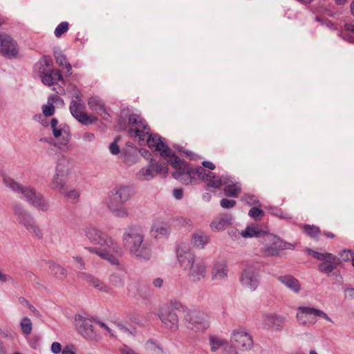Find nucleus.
Instances as JSON below:
<instances>
[{
	"mask_svg": "<svg viewBox=\"0 0 354 354\" xmlns=\"http://www.w3.org/2000/svg\"><path fill=\"white\" fill-rule=\"evenodd\" d=\"M173 196L176 200H180L183 198V192L182 189H175L173 191Z\"/></svg>",
	"mask_w": 354,
	"mask_h": 354,
	"instance_id": "obj_61",
	"label": "nucleus"
},
{
	"mask_svg": "<svg viewBox=\"0 0 354 354\" xmlns=\"http://www.w3.org/2000/svg\"><path fill=\"white\" fill-rule=\"evenodd\" d=\"M50 350L54 354H59L62 351L61 344L56 342L51 344Z\"/></svg>",
	"mask_w": 354,
	"mask_h": 354,
	"instance_id": "obj_55",
	"label": "nucleus"
},
{
	"mask_svg": "<svg viewBox=\"0 0 354 354\" xmlns=\"http://www.w3.org/2000/svg\"><path fill=\"white\" fill-rule=\"evenodd\" d=\"M311 255L322 263L318 265L320 272L329 274L341 263L340 259L332 253L318 252L311 250Z\"/></svg>",
	"mask_w": 354,
	"mask_h": 354,
	"instance_id": "obj_12",
	"label": "nucleus"
},
{
	"mask_svg": "<svg viewBox=\"0 0 354 354\" xmlns=\"http://www.w3.org/2000/svg\"><path fill=\"white\" fill-rule=\"evenodd\" d=\"M345 30L351 32V35L348 32H344V39L348 40L350 42H354V23L346 24L344 25Z\"/></svg>",
	"mask_w": 354,
	"mask_h": 354,
	"instance_id": "obj_38",
	"label": "nucleus"
},
{
	"mask_svg": "<svg viewBox=\"0 0 354 354\" xmlns=\"http://www.w3.org/2000/svg\"><path fill=\"white\" fill-rule=\"evenodd\" d=\"M209 241V235L206 232L201 230L195 232L191 239L192 245L197 249H203Z\"/></svg>",
	"mask_w": 354,
	"mask_h": 354,
	"instance_id": "obj_29",
	"label": "nucleus"
},
{
	"mask_svg": "<svg viewBox=\"0 0 354 354\" xmlns=\"http://www.w3.org/2000/svg\"><path fill=\"white\" fill-rule=\"evenodd\" d=\"M93 322L102 328L105 335L115 337L114 326L118 324V322L110 315L104 317H95Z\"/></svg>",
	"mask_w": 354,
	"mask_h": 354,
	"instance_id": "obj_18",
	"label": "nucleus"
},
{
	"mask_svg": "<svg viewBox=\"0 0 354 354\" xmlns=\"http://www.w3.org/2000/svg\"><path fill=\"white\" fill-rule=\"evenodd\" d=\"M61 194L64 195L68 201H75L80 196L79 192L76 189H71L67 191L66 187L64 189V192H61Z\"/></svg>",
	"mask_w": 354,
	"mask_h": 354,
	"instance_id": "obj_40",
	"label": "nucleus"
},
{
	"mask_svg": "<svg viewBox=\"0 0 354 354\" xmlns=\"http://www.w3.org/2000/svg\"><path fill=\"white\" fill-rule=\"evenodd\" d=\"M82 138L84 142H91L95 140V136L93 133L85 132L84 133H83Z\"/></svg>",
	"mask_w": 354,
	"mask_h": 354,
	"instance_id": "obj_53",
	"label": "nucleus"
},
{
	"mask_svg": "<svg viewBox=\"0 0 354 354\" xmlns=\"http://www.w3.org/2000/svg\"><path fill=\"white\" fill-rule=\"evenodd\" d=\"M21 327L24 333L26 335L30 334L32 331V322L30 319L25 317L21 322Z\"/></svg>",
	"mask_w": 354,
	"mask_h": 354,
	"instance_id": "obj_41",
	"label": "nucleus"
},
{
	"mask_svg": "<svg viewBox=\"0 0 354 354\" xmlns=\"http://www.w3.org/2000/svg\"><path fill=\"white\" fill-rule=\"evenodd\" d=\"M232 216L230 214H222L213 219L210 223V228L215 232L225 230L232 223Z\"/></svg>",
	"mask_w": 354,
	"mask_h": 354,
	"instance_id": "obj_23",
	"label": "nucleus"
},
{
	"mask_svg": "<svg viewBox=\"0 0 354 354\" xmlns=\"http://www.w3.org/2000/svg\"><path fill=\"white\" fill-rule=\"evenodd\" d=\"M79 277L88 283L92 287L94 288L104 292H109V288L104 284L102 281L99 279L95 278L91 274H87L86 272H81L79 274Z\"/></svg>",
	"mask_w": 354,
	"mask_h": 354,
	"instance_id": "obj_28",
	"label": "nucleus"
},
{
	"mask_svg": "<svg viewBox=\"0 0 354 354\" xmlns=\"http://www.w3.org/2000/svg\"><path fill=\"white\" fill-rule=\"evenodd\" d=\"M339 257V258L340 259H342L344 261H353V259H354V252L351 250H343L340 252Z\"/></svg>",
	"mask_w": 354,
	"mask_h": 354,
	"instance_id": "obj_45",
	"label": "nucleus"
},
{
	"mask_svg": "<svg viewBox=\"0 0 354 354\" xmlns=\"http://www.w3.org/2000/svg\"><path fill=\"white\" fill-rule=\"evenodd\" d=\"M311 314L317 318L324 319L330 322H332V320L330 317L324 313V311H311Z\"/></svg>",
	"mask_w": 354,
	"mask_h": 354,
	"instance_id": "obj_52",
	"label": "nucleus"
},
{
	"mask_svg": "<svg viewBox=\"0 0 354 354\" xmlns=\"http://www.w3.org/2000/svg\"><path fill=\"white\" fill-rule=\"evenodd\" d=\"M55 58L56 63L62 67H64L66 69V73L68 75L72 74V66L68 62L66 56L62 53H56L55 54Z\"/></svg>",
	"mask_w": 354,
	"mask_h": 354,
	"instance_id": "obj_35",
	"label": "nucleus"
},
{
	"mask_svg": "<svg viewBox=\"0 0 354 354\" xmlns=\"http://www.w3.org/2000/svg\"><path fill=\"white\" fill-rule=\"evenodd\" d=\"M168 173V167L165 163H159L151 159L145 166L140 168L136 173V178L141 182L149 181L154 178L157 174L166 175Z\"/></svg>",
	"mask_w": 354,
	"mask_h": 354,
	"instance_id": "obj_10",
	"label": "nucleus"
},
{
	"mask_svg": "<svg viewBox=\"0 0 354 354\" xmlns=\"http://www.w3.org/2000/svg\"><path fill=\"white\" fill-rule=\"evenodd\" d=\"M66 176L55 173L49 184L52 190L59 193L64 192L66 187Z\"/></svg>",
	"mask_w": 354,
	"mask_h": 354,
	"instance_id": "obj_31",
	"label": "nucleus"
},
{
	"mask_svg": "<svg viewBox=\"0 0 354 354\" xmlns=\"http://www.w3.org/2000/svg\"><path fill=\"white\" fill-rule=\"evenodd\" d=\"M187 326L191 329L205 330L209 326V317L205 311H187L184 316Z\"/></svg>",
	"mask_w": 354,
	"mask_h": 354,
	"instance_id": "obj_13",
	"label": "nucleus"
},
{
	"mask_svg": "<svg viewBox=\"0 0 354 354\" xmlns=\"http://www.w3.org/2000/svg\"><path fill=\"white\" fill-rule=\"evenodd\" d=\"M120 351L122 354H138L126 345L122 346Z\"/></svg>",
	"mask_w": 354,
	"mask_h": 354,
	"instance_id": "obj_59",
	"label": "nucleus"
},
{
	"mask_svg": "<svg viewBox=\"0 0 354 354\" xmlns=\"http://www.w3.org/2000/svg\"><path fill=\"white\" fill-rule=\"evenodd\" d=\"M42 112L43 115L45 116H51L55 113V106L53 104L52 102L48 99L47 104H44L42 106Z\"/></svg>",
	"mask_w": 354,
	"mask_h": 354,
	"instance_id": "obj_43",
	"label": "nucleus"
},
{
	"mask_svg": "<svg viewBox=\"0 0 354 354\" xmlns=\"http://www.w3.org/2000/svg\"><path fill=\"white\" fill-rule=\"evenodd\" d=\"M345 297L349 299H354V288H348L344 291Z\"/></svg>",
	"mask_w": 354,
	"mask_h": 354,
	"instance_id": "obj_62",
	"label": "nucleus"
},
{
	"mask_svg": "<svg viewBox=\"0 0 354 354\" xmlns=\"http://www.w3.org/2000/svg\"><path fill=\"white\" fill-rule=\"evenodd\" d=\"M235 204L236 201L234 200L223 198L221 201V206L225 209L232 208L235 205Z\"/></svg>",
	"mask_w": 354,
	"mask_h": 354,
	"instance_id": "obj_50",
	"label": "nucleus"
},
{
	"mask_svg": "<svg viewBox=\"0 0 354 354\" xmlns=\"http://www.w3.org/2000/svg\"><path fill=\"white\" fill-rule=\"evenodd\" d=\"M211 276L213 280H225L228 276V266L226 261L215 262L212 268Z\"/></svg>",
	"mask_w": 354,
	"mask_h": 354,
	"instance_id": "obj_20",
	"label": "nucleus"
},
{
	"mask_svg": "<svg viewBox=\"0 0 354 354\" xmlns=\"http://www.w3.org/2000/svg\"><path fill=\"white\" fill-rule=\"evenodd\" d=\"M52 274L59 279H63L66 277L65 270L59 265L53 264L50 267Z\"/></svg>",
	"mask_w": 354,
	"mask_h": 354,
	"instance_id": "obj_37",
	"label": "nucleus"
},
{
	"mask_svg": "<svg viewBox=\"0 0 354 354\" xmlns=\"http://www.w3.org/2000/svg\"><path fill=\"white\" fill-rule=\"evenodd\" d=\"M84 109L85 106L82 100H72L70 105V111L72 115L82 124L86 125L95 123L97 120V118L86 113L84 111Z\"/></svg>",
	"mask_w": 354,
	"mask_h": 354,
	"instance_id": "obj_15",
	"label": "nucleus"
},
{
	"mask_svg": "<svg viewBox=\"0 0 354 354\" xmlns=\"http://www.w3.org/2000/svg\"><path fill=\"white\" fill-rule=\"evenodd\" d=\"M244 200L250 205H256L259 203L257 198L253 195L245 196Z\"/></svg>",
	"mask_w": 354,
	"mask_h": 354,
	"instance_id": "obj_54",
	"label": "nucleus"
},
{
	"mask_svg": "<svg viewBox=\"0 0 354 354\" xmlns=\"http://www.w3.org/2000/svg\"><path fill=\"white\" fill-rule=\"evenodd\" d=\"M198 178L207 183L209 187L213 188H218L222 185H225V195L228 197H237L241 191L240 183L228 176L218 177L214 176L212 172H206V171L199 167L196 169Z\"/></svg>",
	"mask_w": 354,
	"mask_h": 354,
	"instance_id": "obj_6",
	"label": "nucleus"
},
{
	"mask_svg": "<svg viewBox=\"0 0 354 354\" xmlns=\"http://www.w3.org/2000/svg\"><path fill=\"white\" fill-rule=\"evenodd\" d=\"M41 79L42 83L48 86L55 85L58 81L64 82V79L60 71H54L53 69L44 75Z\"/></svg>",
	"mask_w": 354,
	"mask_h": 354,
	"instance_id": "obj_32",
	"label": "nucleus"
},
{
	"mask_svg": "<svg viewBox=\"0 0 354 354\" xmlns=\"http://www.w3.org/2000/svg\"><path fill=\"white\" fill-rule=\"evenodd\" d=\"M62 354H76L75 349L73 346H67L62 351Z\"/></svg>",
	"mask_w": 354,
	"mask_h": 354,
	"instance_id": "obj_60",
	"label": "nucleus"
},
{
	"mask_svg": "<svg viewBox=\"0 0 354 354\" xmlns=\"http://www.w3.org/2000/svg\"><path fill=\"white\" fill-rule=\"evenodd\" d=\"M72 170V165L69 159L61 155L57 160L55 173L68 177Z\"/></svg>",
	"mask_w": 354,
	"mask_h": 354,
	"instance_id": "obj_25",
	"label": "nucleus"
},
{
	"mask_svg": "<svg viewBox=\"0 0 354 354\" xmlns=\"http://www.w3.org/2000/svg\"><path fill=\"white\" fill-rule=\"evenodd\" d=\"M270 213L275 216L283 219H291V216L286 212H283L281 209L274 207H269Z\"/></svg>",
	"mask_w": 354,
	"mask_h": 354,
	"instance_id": "obj_39",
	"label": "nucleus"
},
{
	"mask_svg": "<svg viewBox=\"0 0 354 354\" xmlns=\"http://www.w3.org/2000/svg\"><path fill=\"white\" fill-rule=\"evenodd\" d=\"M202 165H203V167H202V168H203V169L206 171V172H210V171H207V170L205 169V167L208 168V169H211V170H213V169H215V165H214L212 162H209V161H203V163H202ZM199 167H198V168H199ZM198 169V167H196V168L195 169V174L198 176V174H197V172H196V169Z\"/></svg>",
	"mask_w": 354,
	"mask_h": 354,
	"instance_id": "obj_56",
	"label": "nucleus"
},
{
	"mask_svg": "<svg viewBox=\"0 0 354 354\" xmlns=\"http://www.w3.org/2000/svg\"><path fill=\"white\" fill-rule=\"evenodd\" d=\"M263 239L264 243L261 252L264 257L277 256L281 250L295 248L294 244L287 243L272 234H266Z\"/></svg>",
	"mask_w": 354,
	"mask_h": 354,
	"instance_id": "obj_8",
	"label": "nucleus"
},
{
	"mask_svg": "<svg viewBox=\"0 0 354 354\" xmlns=\"http://www.w3.org/2000/svg\"><path fill=\"white\" fill-rule=\"evenodd\" d=\"M3 182L8 188L17 194H21L23 198L37 211L47 212L50 210L49 202L33 187L23 186L6 176H3Z\"/></svg>",
	"mask_w": 354,
	"mask_h": 354,
	"instance_id": "obj_5",
	"label": "nucleus"
},
{
	"mask_svg": "<svg viewBox=\"0 0 354 354\" xmlns=\"http://www.w3.org/2000/svg\"><path fill=\"white\" fill-rule=\"evenodd\" d=\"M95 317H91L85 311L76 314L75 324L77 332L85 339L91 341H99L100 335L94 331L92 323Z\"/></svg>",
	"mask_w": 354,
	"mask_h": 354,
	"instance_id": "obj_9",
	"label": "nucleus"
},
{
	"mask_svg": "<svg viewBox=\"0 0 354 354\" xmlns=\"http://www.w3.org/2000/svg\"><path fill=\"white\" fill-rule=\"evenodd\" d=\"M231 346L242 351L250 349L253 345V340L246 331L239 329L233 330L230 339Z\"/></svg>",
	"mask_w": 354,
	"mask_h": 354,
	"instance_id": "obj_16",
	"label": "nucleus"
},
{
	"mask_svg": "<svg viewBox=\"0 0 354 354\" xmlns=\"http://www.w3.org/2000/svg\"><path fill=\"white\" fill-rule=\"evenodd\" d=\"M50 127L55 138H62V145H66L70 139V129L66 124H59L56 118H51Z\"/></svg>",
	"mask_w": 354,
	"mask_h": 354,
	"instance_id": "obj_17",
	"label": "nucleus"
},
{
	"mask_svg": "<svg viewBox=\"0 0 354 354\" xmlns=\"http://www.w3.org/2000/svg\"><path fill=\"white\" fill-rule=\"evenodd\" d=\"M151 230L156 236H166L169 233V228L166 223L156 222L152 225Z\"/></svg>",
	"mask_w": 354,
	"mask_h": 354,
	"instance_id": "obj_36",
	"label": "nucleus"
},
{
	"mask_svg": "<svg viewBox=\"0 0 354 354\" xmlns=\"http://www.w3.org/2000/svg\"><path fill=\"white\" fill-rule=\"evenodd\" d=\"M157 315L167 328L176 329L178 318L174 311H158Z\"/></svg>",
	"mask_w": 354,
	"mask_h": 354,
	"instance_id": "obj_21",
	"label": "nucleus"
},
{
	"mask_svg": "<svg viewBox=\"0 0 354 354\" xmlns=\"http://www.w3.org/2000/svg\"><path fill=\"white\" fill-rule=\"evenodd\" d=\"M13 212L19 223L25 227L31 234L34 235L38 239H43L44 234L41 229L22 205H14Z\"/></svg>",
	"mask_w": 354,
	"mask_h": 354,
	"instance_id": "obj_7",
	"label": "nucleus"
},
{
	"mask_svg": "<svg viewBox=\"0 0 354 354\" xmlns=\"http://www.w3.org/2000/svg\"><path fill=\"white\" fill-rule=\"evenodd\" d=\"M48 116L39 114L38 115H35V120L39 122L43 127H46L50 126V119L48 118Z\"/></svg>",
	"mask_w": 354,
	"mask_h": 354,
	"instance_id": "obj_49",
	"label": "nucleus"
},
{
	"mask_svg": "<svg viewBox=\"0 0 354 354\" xmlns=\"http://www.w3.org/2000/svg\"><path fill=\"white\" fill-rule=\"evenodd\" d=\"M88 104L92 111H95L104 120H107L109 117L105 109L104 104L100 97L96 96L91 97L88 102Z\"/></svg>",
	"mask_w": 354,
	"mask_h": 354,
	"instance_id": "obj_24",
	"label": "nucleus"
},
{
	"mask_svg": "<svg viewBox=\"0 0 354 354\" xmlns=\"http://www.w3.org/2000/svg\"><path fill=\"white\" fill-rule=\"evenodd\" d=\"M84 231L88 240L98 245V247H86L85 248L86 250L106 260L112 265L119 264L118 255L120 248L111 237L93 226H87Z\"/></svg>",
	"mask_w": 354,
	"mask_h": 354,
	"instance_id": "obj_2",
	"label": "nucleus"
},
{
	"mask_svg": "<svg viewBox=\"0 0 354 354\" xmlns=\"http://www.w3.org/2000/svg\"><path fill=\"white\" fill-rule=\"evenodd\" d=\"M129 250L131 254L141 261H148L151 257L150 248L142 243L136 246H131Z\"/></svg>",
	"mask_w": 354,
	"mask_h": 354,
	"instance_id": "obj_30",
	"label": "nucleus"
},
{
	"mask_svg": "<svg viewBox=\"0 0 354 354\" xmlns=\"http://www.w3.org/2000/svg\"><path fill=\"white\" fill-rule=\"evenodd\" d=\"M73 259L77 262L79 268L82 269V268H84V261H83V260H82V259L81 257H73Z\"/></svg>",
	"mask_w": 354,
	"mask_h": 354,
	"instance_id": "obj_63",
	"label": "nucleus"
},
{
	"mask_svg": "<svg viewBox=\"0 0 354 354\" xmlns=\"http://www.w3.org/2000/svg\"><path fill=\"white\" fill-rule=\"evenodd\" d=\"M249 216L255 220L263 215V212L258 207H252L248 213Z\"/></svg>",
	"mask_w": 354,
	"mask_h": 354,
	"instance_id": "obj_48",
	"label": "nucleus"
},
{
	"mask_svg": "<svg viewBox=\"0 0 354 354\" xmlns=\"http://www.w3.org/2000/svg\"><path fill=\"white\" fill-rule=\"evenodd\" d=\"M0 51L6 56L14 57L18 53L17 45L10 36L0 34Z\"/></svg>",
	"mask_w": 354,
	"mask_h": 354,
	"instance_id": "obj_19",
	"label": "nucleus"
},
{
	"mask_svg": "<svg viewBox=\"0 0 354 354\" xmlns=\"http://www.w3.org/2000/svg\"><path fill=\"white\" fill-rule=\"evenodd\" d=\"M126 129L131 138H138L140 145L146 141L151 150L160 153V156L176 169L173 176L176 180L186 184L191 181L194 172L192 168L176 156L168 145L165 144L160 136L150 133L149 127L140 115H130Z\"/></svg>",
	"mask_w": 354,
	"mask_h": 354,
	"instance_id": "obj_1",
	"label": "nucleus"
},
{
	"mask_svg": "<svg viewBox=\"0 0 354 354\" xmlns=\"http://www.w3.org/2000/svg\"><path fill=\"white\" fill-rule=\"evenodd\" d=\"M177 257L180 268L191 281L198 282L205 278L207 264L203 260L196 258L193 252L180 249Z\"/></svg>",
	"mask_w": 354,
	"mask_h": 354,
	"instance_id": "obj_3",
	"label": "nucleus"
},
{
	"mask_svg": "<svg viewBox=\"0 0 354 354\" xmlns=\"http://www.w3.org/2000/svg\"><path fill=\"white\" fill-rule=\"evenodd\" d=\"M53 61L49 57H44L34 66V73L41 77L44 75L53 70Z\"/></svg>",
	"mask_w": 354,
	"mask_h": 354,
	"instance_id": "obj_26",
	"label": "nucleus"
},
{
	"mask_svg": "<svg viewBox=\"0 0 354 354\" xmlns=\"http://www.w3.org/2000/svg\"><path fill=\"white\" fill-rule=\"evenodd\" d=\"M122 240L129 248L142 244L144 240L142 227L138 225H128L124 230Z\"/></svg>",
	"mask_w": 354,
	"mask_h": 354,
	"instance_id": "obj_14",
	"label": "nucleus"
},
{
	"mask_svg": "<svg viewBox=\"0 0 354 354\" xmlns=\"http://www.w3.org/2000/svg\"><path fill=\"white\" fill-rule=\"evenodd\" d=\"M162 283H163V280L160 278H157V279H154L153 281V284L157 288L162 287Z\"/></svg>",
	"mask_w": 354,
	"mask_h": 354,
	"instance_id": "obj_64",
	"label": "nucleus"
},
{
	"mask_svg": "<svg viewBox=\"0 0 354 354\" xmlns=\"http://www.w3.org/2000/svg\"><path fill=\"white\" fill-rule=\"evenodd\" d=\"M18 302L20 304V308H28L31 310L32 308L35 309L37 307L32 306L31 304L29 303L25 298L24 297H19L18 299Z\"/></svg>",
	"mask_w": 354,
	"mask_h": 354,
	"instance_id": "obj_51",
	"label": "nucleus"
},
{
	"mask_svg": "<svg viewBox=\"0 0 354 354\" xmlns=\"http://www.w3.org/2000/svg\"><path fill=\"white\" fill-rule=\"evenodd\" d=\"M120 140V138H116L115 139V140L111 142L109 145V151L111 153V154L113 155H118L120 151V149L118 145V142Z\"/></svg>",
	"mask_w": 354,
	"mask_h": 354,
	"instance_id": "obj_47",
	"label": "nucleus"
},
{
	"mask_svg": "<svg viewBox=\"0 0 354 354\" xmlns=\"http://www.w3.org/2000/svg\"><path fill=\"white\" fill-rule=\"evenodd\" d=\"M278 281L286 286L288 290L295 294L301 290V285L299 280L292 275H282L277 277Z\"/></svg>",
	"mask_w": 354,
	"mask_h": 354,
	"instance_id": "obj_22",
	"label": "nucleus"
},
{
	"mask_svg": "<svg viewBox=\"0 0 354 354\" xmlns=\"http://www.w3.org/2000/svg\"><path fill=\"white\" fill-rule=\"evenodd\" d=\"M241 286L251 292L257 290L260 283V274L258 268L251 263L244 266L239 278Z\"/></svg>",
	"mask_w": 354,
	"mask_h": 354,
	"instance_id": "obj_11",
	"label": "nucleus"
},
{
	"mask_svg": "<svg viewBox=\"0 0 354 354\" xmlns=\"http://www.w3.org/2000/svg\"><path fill=\"white\" fill-rule=\"evenodd\" d=\"M264 322L267 327L277 328L283 323V318L274 313H271L266 316Z\"/></svg>",
	"mask_w": 354,
	"mask_h": 354,
	"instance_id": "obj_34",
	"label": "nucleus"
},
{
	"mask_svg": "<svg viewBox=\"0 0 354 354\" xmlns=\"http://www.w3.org/2000/svg\"><path fill=\"white\" fill-rule=\"evenodd\" d=\"M265 234V232L256 225H248L240 233V235L243 238L259 237Z\"/></svg>",
	"mask_w": 354,
	"mask_h": 354,
	"instance_id": "obj_33",
	"label": "nucleus"
},
{
	"mask_svg": "<svg viewBox=\"0 0 354 354\" xmlns=\"http://www.w3.org/2000/svg\"><path fill=\"white\" fill-rule=\"evenodd\" d=\"M68 29V24L66 21L60 23L55 30V35L57 37H60Z\"/></svg>",
	"mask_w": 354,
	"mask_h": 354,
	"instance_id": "obj_44",
	"label": "nucleus"
},
{
	"mask_svg": "<svg viewBox=\"0 0 354 354\" xmlns=\"http://www.w3.org/2000/svg\"><path fill=\"white\" fill-rule=\"evenodd\" d=\"M165 307L167 310H179L180 308H183L185 306L179 300L172 299L166 304Z\"/></svg>",
	"mask_w": 354,
	"mask_h": 354,
	"instance_id": "obj_42",
	"label": "nucleus"
},
{
	"mask_svg": "<svg viewBox=\"0 0 354 354\" xmlns=\"http://www.w3.org/2000/svg\"><path fill=\"white\" fill-rule=\"evenodd\" d=\"M209 344L212 351H217L219 348H223L225 354H239L231 345L217 337H211Z\"/></svg>",
	"mask_w": 354,
	"mask_h": 354,
	"instance_id": "obj_27",
	"label": "nucleus"
},
{
	"mask_svg": "<svg viewBox=\"0 0 354 354\" xmlns=\"http://www.w3.org/2000/svg\"><path fill=\"white\" fill-rule=\"evenodd\" d=\"M309 313L310 311H299L297 314L298 322L301 324H307L310 317Z\"/></svg>",
	"mask_w": 354,
	"mask_h": 354,
	"instance_id": "obj_46",
	"label": "nucleus"
},
{
	"mask_svg": "<svg viewBox=\"0 0 354 354\" xmlns=\"http://www.w3.org/2000/svg\"><path fill=\"white\" fill-rule=\"evenodd\" d=\"M132 196V190L127 185H118L109 193L106 206L110 212L117 218H125L130 216V212L123 204Z\"/></svg>",
	"mask_w": 354,
	"mask_h": 354,
	"instance_id": "obj_4",
	"label": "nucleus"
},
{
	"mask_svg": "<svg viewBox=\"0 0 354 354\" xmlns=\"http://www.w3.org/2000/svg\"><path fill=\"white\" fill-rule=\"evenodd\" d=\"M71 93L75 101L82 100L80 91L74 86H71Z\"/></svg>",
	"mask_w": 354,
	"mask_h": 354,
	"instance_id": "obj_58",
	"label": "nucleus"
},
{
	"mask_svg": "<svg viewBox=\"0 0 354 354\" xmlns=\"http://www.w3.org/2000/svg\"><path fill=\"white\" fill-rule=\"evenodd\" d=\"M49 100L52 102L53 104H59L60 105L64 104V100L57 95H52L48 97Z\"/></svg>",
	"mask_w": 354,
	"mask_h": 354,
	"instance_id": "obj_57",
	"label": "nucleus"
}]
</instances>
